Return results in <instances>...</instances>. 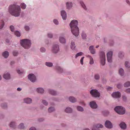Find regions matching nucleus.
Returning <instances> with one entry per match:
<instances>
[{
	"mask_svg": "<svg viewBox=\"0 0 130 130\" xmlns=\"http://www.w3.org/2000/svg\"><path fill=\"white\" fill-rule=\"evenodd\" d=\"M21 8L20 6L15 5H13L9 6V11L12 15L18 17L20 15Z\"/></svg>",
	"mask_w": 130,
	"mask_h": 130,
	"instance_id": "1",
	"label": "nucleus"
},
{
	"mask_svg": "<svg viewBox=\"0 0 130 130\" xmlns=\"http://www.w3.org/2000/svg\"><path fill=\"white\" fill-rule=\"evenodd\" d=\"M78 24V22L76 20L72 21L70 24L71 32L75 36H78L79 34V29L77 26Z\"/></svg>",
	"mask_w": 130,
	"mask_h": 130,
	"instance_id": "2",
	"label": "nucleus"
},
{
	"mask_svg": "<svg viewBox=\"0 0 130 130\" xmlns=\"http://www.w3.org/2000/svg\"><path fill=\"white\" fill-rule=\"evenodd\" d=\"M21 45L24 48L28 49L30 47V40L26 39H23L20 41Z\"/></svg>",
	"mask_w": 130,
	"mask_h": 130,
	"instance_id": "3",
	"label": "nucleus"
},
{
	"mask_svg": "<svg viewBox=\"0 0 130 130\" xmlns=\"http://www.w3.org/2000/svg\"><path fill=\"white\" fill-rule=\"evenodd\" d=\"M114 110L116 112L120 115H123L125 112V108L121 106L116 107Z\"/></svg>",
	"mask_w": 130,
	"mask_h": 130,
	"instance_id": "4",
	"label": "nucleus"
},
{
	"mask_svg": "<svg viewBox=\"0 0 130 130\" xmlns=\"http://www.w3.org/2000/svg\"><path fill=\"white\" fill-rule=\"evenodd\" d=\"M101 63L103 65H104L105 63V53L103 52H101L100 54Z\"/></svg>",
	"mask_w": 130,
	"mask_h": 130,
	"instance_id": "5",
	"label": "nucleus"
},
{
	"mask_svg": "<svg viewBox=\"0 0 130 130\" xmlns=\"http://www.w3.org/2000/svg\"><path fill=\"white\" fill-rule=\"evenodd\" d=\"M91 95L95 97H99L100 96V93L96 89L92 90L90 92Z\"/></svg>",
	"mask_w": 130,
	"mask_h": 130,
	"instance_id": "6",
	"label": "nucleus"
},
{
	"mask_svg": "<svg viewBox=\"0 0 130 130\" xmlns=\"http://www.w3.org/2000/svg\"><path fill=\"white\" fill-rule=\"evenodd\" d=\"M112 52L111 51L108 52L107 54V60L109 62L111 63L112 61Z\"/></svg>",
	"mask_w": 130,
	"mask_h": 130,
	"instance_id": "7",
	"label": "nucleus"
},
{
	"mask_svg": "<svg viewBox=\"0 0 130 130\" xmlns=\"http://www.w3.org/2000/svg\"><path fill=\"white\" fill-rule=\"evenodd\" d=\"M59 47L58 45L55 44L53 45L52 49V51L53 53H56L59 51Z\"/></svg>",
	"mask_w": 130,
	"mask_h": 130,
	"instance_id": "8",
	"label": "nucleus"
},
{
	"mask_svg": "<svg viewBox=\"0 0 130 130\" xmlns=\"http://www.w3.org/2000/svg\"><path fill=\"white\" fill-rule=\"evenodd\" d=\"M28 78L32 82H34L35 81L36 79L35 76L32 74H30L28 76Z\"/></svg>",
	"mask_w": 130,
	"mask_h": 130,
	"instance_id": "9",
	"label": "nucleus"
},
{
	"mask_svg": "<svg viewBox=\"0 0 130 130\" xmlns=\"http://www.w3.org/2000/svg\"><path fill=\"white\" fill-rule=\"evenodd\" d=\"M121 94L119 92H117L113 93L112 94V96L114 98H118L121 96Z\"/></svg>",
	"mask_w": 130,
	"mask_h": 130,
	"instance_id": "10",
	"label": "nucleus"
},
{
	"mask_svg": "<svg viewBox=\"0 0 130 130\" xmlns=\"http://www.w3.org/2000/svg\"><path fill=\"white\" fill-rule=\"evenodd\" d=\"M103 126L100 124H98L94 125L92 128V130H99V128H102Z\"/></svg>",
	"mask_w": 130,
	"mask_h": 130,
	"instance_id": "11",
	"label": "nucleus"
},
{
	"mask_svg": "<svg viewBox=\"0 0 130 130\" xmlns=\"http://www.w3.org/2000/svg\"><path fill=\"white\" fill-rule=\"evenodd\" d=\"M105 125L106 127L108 128H110L112 127V125L111 122L109 121H106L105 123Z\"/></svg>",
	"mask_w": 130,
	"mask_h": 130,
	"instance_id": "12",
	"label": "nucleus"
},
{
	"mask_svg": "<svg viewBox=\"0 0 130 130\" xmlns=\"http://www.w3.org/2000/svg\"><path fill=\"white\" fill-rule=\"evenodd\" d=\"M90 105L91 107L92 108L95 109L97 107V105L95 102L92 101L90 102Z\"/></svg>",
	"mask_w": 130,
	"mask_h": 130,
	"instance_id": "13",
	"label": "nucleus"
},
{
	"mask_svg": "<svg viewBox=\"0 0 130 130\" xmlns=\"http://www.w3.org/2000/svg\"><path fill=\"white\" fill-rule=\"evenodd\" d=\"M61 15L63 20H66L67 18V14L65 11H61Z\"/></svg>",
	"mask_w": 130,
	"mask_h": 130,
	"instance_id": "14",
	"label": "nucleus"
},
{
	"mask_svg": "<svg viewBox=\"0 0 130 130\" xmlns=\"http://www.w3.org/2000/svg\"><path fill=\"white\" fill-rule=\"evenodd\" d=\"M3 77L6 79H9L10 78V74L8 72H5L3 76Z\"/></svg>",
	"mask_w": 130,
	"mask_h": 130,
	"instance_id": "15",
	"label": "nucleus"
},
{
	"mask_svg": "<svg viewBox=\"0 0 130 130\" xmlns=\"http://www.w3.org/2000/svg\"><path fill=\"white\" fill-rule=\"evenodd\" d=\"M87 57L89 58V63L90 64H92L94 63V61L92 57L90 55H88Z\"/></svg>",
	"mask_w": 130,
	"mask_h": 130,
	"instance_id": "16",
	"label": "nucleus"
},
{
	"mask_svg": "<svg viewBox=\"0 0 130 130\" xmlns=\"http://www.w3.org/2000/svg\"><path fill=\"white\" fill-rule=\"evenodd\" d=\"M89 50L92 54H94L95 53V50L94 49L93 46H90L89 48Z\"/></svg>",
	"mask_w": 130,
	"mask_h": 130,
	"instance_id": "17",
	"label": "nucleus"
},
{
	"mask_svg": "<svg viewBox=\"0 0 130 130\" xmlns=\"http://www.w3.org/2000/svg\"><path fill=\"white\" fill-rule=\"evenodd\" d=\"M119 125L120 127L122 129H125L126 127V124L123 122L121 123Z\"/></svg>",
	"mask_w": 130,
	"mask_h": 130,
	"instance_id": "18",
	"label": "nucleus"
},
{
	"mask_svg": "<svg viewBox=\"0 0 130 130\" xmlns=\"http://www.w3.org/2000/svg\"><path fill=\"white\" fill-rule=\"evenodd\" d=\"M24 102L27 104H29L31 102V100L29 98H27L24 100Z\"/></svg>",
	"mask_w": 130,
	"mask_h": 130,
	"instance_id": "19",
	"label": "nucleus"
},
{
	"mask_svg": "<svg viewBox=\"0 0 130 130\" xmlns=\"http://www.w3.org/2000/svg\"><path fill=\"white\" fill-rule=\"evenodd\" d=\"M3 56L5 58H7L9 55V53L7 51H5L3 53Z\"/></svg>",
	"mask_w": 130,
	"mask_h": 130,
	"instance_id": "20",
	"label": "nucleus"
},
{
	"mask_svg": "<svg viewBox=\"0 0 130 130\" xmlns=\"http://www.w3.org/2000/svg\"><path fill=\"white\" fill-rule=\"evenodd\" d=\"M72 109L71 108L69 107L66 108L65 110L66 112L68 113H71L72 112Z\"/></svg>",
	"mask_w": 130,
	"mask_h": 130,
	"instance_id": "21",
	"label": "nucleus"
},
{
	"mask_svg": "<svg viewBox=\"0 0 130 130\" xmlns=\"http://www.w3.org/2000/svg\"><path fill=\"white\" fill-rule=\"evenodd\" d=\"M67 8L69 9L72 7V3L71 2H67L66 3Z\"/></svg>",
	"mask_w": 130,
	"mask_h": 130,
	"instance_id": "22",
	"label": "nucleus"
},
{
	"mask_svg": "<svg viewBox=\"0 0 130 130\" xmlns=\"http://www.w3.org/2000/svg\"><path fill=\"white\" fill-rule=\"evenodd\" d=\"M69 101L72 102L74 103L76 101V99L73 97H70L69 98Z\"/></svg>",
	"mask_w": 130,
	"mask_h": 130,
	"instance_id": "23",
	"label": "nucleus"
},
{
	"mask_svg": "<svg viewBox=\"0 0 130 130\" xmlns=\"http://www.w3.org/2000/svg\"><path fill=\"white\" fill-rule=\"evenodd\" d=\"M15 123L14 122H11L10 124V126L13 128H15Z\"/></svg>",
	"mask_w": 130,
	"mask_h": 130,
	"instance_id": "24",
	"label": "nucleus"
},
{
	"mask_svg": "<svg viewBox=\"0 0 130 130\" xmlns=\"http://www.w3.org/2000/svg\"><path fill=\"white\" fill-rule=\"evenodd\" d=\"M37 91L38 93H43L44 90L42 88H38L37 89Z\"/></svg>",
	"mask_w": 130,
	"mask_h": 130,
	"instance_id": "25",
	"label": "nucleus"
},
{
	"mask_svg": "<svg viewBox=\"0 0 130 130\" xmlns=\"http://www.w3.org/2000/svg\"><path fill=\"white\" fill-rule=\"evenodd\" d=\"M49 92L50 94L53 95H55L56 94V92L53 90H50Z\"/></svg>",
	"mask_w": 130,
	"mask_h": 130,
	"instance_id": "26",
	"label": "nucleus"
},
{
	"mask_svg": "<svg viewBox=\"0 0 130 130\" xmlns=\"http://www.w3.org/2000/svg\"><path fill=\"white\" fill-rule=\"evenodd\" d=\"M59 41L60 42L62 43H64L66 42L65 39L62 37H60L59 38Z\"/></svg>",
	"mask_w": 130,
	"mask_h": 130,
	"instance_id": "27",
	"label": "nucleus"
},
{
	"mask_svg": "<svg viewBox=\"0 0 130 130\" xmlns=\"http://www.w3.org/2000/svg\"><path fill=\"white\" fill-rule=\"evenodd\" d=\"M119 73L121 76H123L124 74L123 70L122 68L120 69L119 70Z\"/></svg>",
	"mask_w": 130,
	"mask_h": 130,
	"instance_id": "28",
	"label": "nucleus"
},
{
	"mask_svg": "<svg viewBox=\"0 0 130 130\" xmlns=\"http://www.w3.org/2000/svg\"><path fill=\"white\" fill-rule=\"evenodd\" d=\"M75 47V44L74 42H72L71 43V47L72 50L74 49Z\"/></svg>",
	"mask_w": 130,
	"mask_h": 130,
	"instance_id": "29",
	"label": "nucleus"
},
{
	"mask_svg": "<svg viewBox=\"0 0 130 130\" xmlns=\"http://www.w3.org/2000/svg\"><path fill=\"white\" fill-rule=\"evenodd\" d=\"M4 25V23L3 20L1 21L0 23V29H2Z\"/></svg>",
	"mask_w": 130,
	"mask_h": 130,
	"instance_id": "30",
	"label": "nucleus"
},
{
	"mask_svg": "<svg viewBox=\"0 0 130 130\" xmlns=\"http://www.w3.org/2000/svg\"><path fill=\"white\" fill-rule=\"evenodd\" d=\"M54 110L55 109L53 107H51L49 108L48 109V111L49 112H51L54 111Z\"/></svg>",
	"mask_w": 130,
	"mask_h": 130,
	"instance_id": "31",
	"label": "nucleus"
},
{
	"mask_svg": "<svg viewBox=\"0 0 130 130\" xmlns=\"http://www.w3.org/2000/svg\"><path fill=\"white\" fill-rule=\"evenodd\" d=\"M24 128V126L23 124V123H21L18 126V128L20 129H23Z\"/></svg>",
	"mask_w": 130,
	"mask_h": 130,
	"instance_id": "32",
	"label": "nucleus"
},
{
	"mask_svg": "<svg viewBox=\"0 0 130 130\" xmlns=\"http://www.w3.org/2000/svg\"><path fill=\"white\" fill-rule=\"evenodd\" d=\"M130 86V82H127L124 84V86L125 87H127Z\"/></svg>",
	"mask_w": 130,
	"mask_h": 130,
	"instance_id": "33",
	"label": "nucleus"
},
{
	"mask_svg": "<svg viewBox=\"0 0 130 130\" xmlns=\"http://www.w3.org/2000/svg\"><path fill=\"white\" fill-rule=\"evenodd\" d=\"M77 108L78 111H83V109L82 107L80 106H77Z\"/></svg>",
	"mask_w": 130,
	"mask_h": 130,
	"instance_id": "34",
	"label": "nucleus"
},
{
	"mask_svg": "<svg viewBox=\"0 0 130 130\" xmlns=\"http://www.w3.org/2000/svg\"><path fill=\"white\" fill-rule=\"evenodd\" d=\"M46 65L49 67H51L53 66V64L52 63L49 62H46L45 63Z\"/></svg>",
	"mask_w": 130,
	"mask_h": 130,
	"instance_id": "35",
	"label": "nucleus"
},
{
	"mask_svg": "<svg viewBox=\"0 0 130 130\" xmlns=\"http://www.w3.org/2000/svg\"><path fill=\"white\" fill-rule=\"evenodd\" d=\"M15 35L17 37H20V33L17 31H15L14 32Z\"/></svg>",
	"mask_w": 130,
	"mask_h": 130,
	"instance_id": "36",
	"label": "nucleus"
},
{
	"mask_svg": "<svg viewBox=\"0 0 130 130\" xmlns=\"http://www.w3.org/2000/svg\"><path fill=\"white\" fill-rule=\"evenodd\" d=\"M80 4H81V6H82V7L84 8V9L85 10L86 9V6H85V5L84 4V3L82 1H81L80 2Z\"/></svg>",
	"mask_w": 130,
	"mask_h": 130,
	"instance_id": "37",
	"label": "nucleus"
},
{
	"mask_svg": "<svg viewBox=\"0 0 130 130\" xmlns=\"http://www.w3.org/2000/svg\"><path fill=\"white\" fill-rule=\"evenodd\" d=\"M21 8L23 9H24L25 8L26 5L24 3H22L21 4Z\"/></svg>",
	"mask_w": 130,
	"mask_h": 130,
	"instance_id": "38",
	"label": "nucleus"
},
{
	"mask_svg": "<svg viewBox=\"0 0 130 130\" xmlns=\"http://www.w3.org/2000/svg\"><path fill=\"white\" fill-rule=\"evenodd\" d=\"M123 56V52H120L119 54V57L120 58H121Z\"/></svg>",
	"mask_w": 130,
	"mask_h": 130,
	"instance_id": "39",
	"label": "nucleus"
},
{
	"mask_svg": "<svg viewBox=\"0 0 130 130\" xmlns=\"http://www.w3.org/2000/svg\"><path fill=\"white\" fill-rule=\"evenodd\" d=\"M83 54V53L82 52H80L76 54V55L75 58H76L77 57L79 56H81Z\"/></svg>",
	"mask_w": 130,
	"mask_h": 130,
	"instance_id": "40",
	"label": "nucleus"
},
{
	"mask_svg": "<svg viewBox=\"0 0 130 130\" xmlns=\"http://www.w3.org/2000/svg\"><path fill=\"white\" fill-rule=\"evenodd\" d=\"M82 36L83 38L84 39H85L86 37V34L83 32L82 34Z\"/></svg>",
	"mask_w": 130,
	"mask_h": 130,
	"instance_id": "41",
	"label": "nucleus"
},
{
	"mask_svg": "<svg viewBox=\"0 0 130 130\" xmlns=\"http://www.w3.org/2000/svg\"><path fill=\"white\" fill-rule=\"evenodd\" d=\"M125 64L126 68H128L129 67V63L128 62L126 61L125 62Z\"/></svg>",
	"mask_w": 130,
	"mask_h": 130,
	"instance_id": "42",
	"label": "nucleus"
},
{
	"mask_svg": "<svg viewBox=\"0 0 130 130\" xmlns=\"http://www.w3.org/2000/svg\"><path fill=\"white\" fill-rule=\"evenodd\" d=\"M56 69L57 70L60 72H61L62 71V69L59 67L58 66L57 67Z\"/></svg>",
	"mask_w": 130,
	"mask_h": 130,
	"instance_id": "43",
	"label": "nucleus"
},
{
	"mask_svg": "<svg viewBox=\"0 0 130 130\" xmlns=\"http://www.w3.org/2000/svg\"><path fill=\"white\" fill-rule=\"evenodd\" d=\"M1 106L3 108H5L7 107V104L6 103L3 104H2Z\"/></svg>",
	"mask_w": 130,
	"mask_h": 130,
	"instance_id": "44",
	"label": "nucleus"
},
{
	"mask_svg": "<svg viewBox=\"0 0 130 130\" xmlns=\"http://www.w3.org/2000/svg\"><path fill=\"white\" fill-rule=\"evenodd\" d=\"M100 78V76L98 74H96L95 75V78L96 79H98Z\"/></svg>",
	"mask_w": 130,
	"mask_h": 130,
	"instance_id": "45",
	"label": "nucleus"
},
{
	"mask_svg": "<svg viewBox=\"0 0 130 130\" xmlns=\"http://www.w3.org/2000/svg\"><path fill=\"white\" fill-rule=\"evenodd\" d=\"M42 103L44 105H47L48 104V103L45 100H43L42 101Z\"/></svg>",
	"mask_w": 130,
	"mask_h": 130,
	"instance_id": "46",
	"label": "nucleus"
},
{
	"mask_svg": "<svg viewBox=\"0 0 130 130\" xmlns=\"http://www.w3.org/2000/svg\"><path fill=\"white\" fill-rule=\"evenodd\" d=\"M84 58V57H82L80 60V63L82 65H83V60Z\"/></svg>",
	"mask_w": 130,
	"mask_h": 130,
	"instance_id": "47",
	"label": "nucleus"
},
{
	"mask_svg": "<svg viewBox=\"0 0 130 130\" xmlns=\"http://www.w3.org/2000/svg\"><path fill=\"white\" fill-rule=\"evenodd\" d=\"M40 51L42 52H44L45 51V48L43 47H42L40 49Z\"/></svg>",
	"mask_w": 130,
	"mask_h": 130,
	"instance_id": "48",
	"label": "nucleus"
},
{
	"mask_svg": "<svg viewBox=\"0 0 130 130\" xmlns=\"http://www.w3.org/2000/svg\"><path fill=\"white\" fill-rule=\"evenodd\" d=\"M18 54V52L16 51H14L13 52V55L14 56H17Z\"/></svg>",
	"mask_w": 130,
	"mask_h": 130,
	"instance_id": "49",
	"label": "nucleus"
},
{
	"mask_svg": "<svg viewBox=\"0 0 130 130\" xmlns=\"http://www.w3.org/2000/svg\"><path fill=\"white\" fill-rule=\"evenodd\" d=\"M10 28L12 31H13L14 29V28L13 26H10Z\"/></svg>",
	"mask_w": 130,
	"mask_h": 130,
	"instance_id": "50",
	"label": "nucleus"
},
{
	"mask_svg": "<svg viewBox=\"0 0 130 130\" xmlns=\"http://www.w3.org/2000/svg\"><path fill=\"white\" fill-rule=\"evenodd\" d=\"M53 21L54 23L55 24H58V21L56 20H54Z\"/></svg>",
	"mask_w": 130,
	"mask_h": 130,
	"instance_id": "51",
	"label": "nucleus"
},
{
	"mask_svg": "<svg viewBox=\"0 0 130 130\" xmlns=\"http://www.w3.org/2000/svg\"><path fill=\"white\" fill-rule=\"evenodd\" d=\"M122 98L123 100L124 101H125L126 100L127 98L126 97L125 95H123L122 96Z\"/></svg>",
	"mask_w": 130,
	"mask_h": 130,
	"instance_id": "52",
	"label": "nucleus"
},
{
	"mask_svg": "<svg viewBox=\"0 0 130 130\" xmlns=\"http://www.w3.org/2000/svg\"><path fill=\"white\" fill-rule=\"evenodd\" d=\"M25 30L26 31H28L29 29V27L28 26H25Z\"/></svg>",
	"mask_w": 130,
	"mask_h": 130,
	"instance_id": "53",
	"label": "nucleus"
},
{
	"mask_svg": "<svg viewBox=\"0 0 130 130\" xmlns=\"http://www.w3.org/2000/svg\"><path fill=\"white\" fill-rule=\"evenodd\" d=\"M121 84H119L117 85V87L118 88L120 89L121 87Z\"/></svg>",
	"mask_w": 130,
	"mask_h": 130,
	"instance_id": "54",
	"label": "nucleus"
},
{
	"mask_svg": "<svg viewBox=\"0 0 130 130\" xmlns=\"http://www.w3.org/2000/svg\"><path fill=\"white\" fill-rule=\"evenodd\" d=\"M17 72L19 74H21V73H23V71H21L19 70H17Z\"/></svg>",
	"mask_w": 130,
	"mask_h": 130,
	"instance_id": "55",
	"label": "nucleus"
},
{
	"mask_svg": "<svg viewBox=\"0 0 130 130\" xmlns=\"http://www.w3.org/2000/svg\"><path fill=\"white\" fill-rule=\"evenodd\" d=\"M48 36L50 38H52L53 37V35L51 34H48Z\"/></svg>",
	"mask_w": 130,
	"mask_h": 130,
	"instance_id": "56",
	"label": "nucleus"
},
{
	"mask_svg": "<svg viewBox=\"0 0 130 130\" xmlns=\"http://www.w3.org/2000/svg\"><path fill=\"white\" fill-rule=\"evenodd\" d=\"M126 92L127 93H130V88H128L126 90Z\"/></svg>",
	"mask_w": 130,
	"mask_h": 130,
	"instance_id": "57",
	"label": "nucleus"
},
{
	"mask_svg": "<svg viewBox=\"0 0 130 130\" xmlns=\"http://www.w3.org/2000/svg\"><path fill=\"white\" fill-rule=\"evenodd\" d=\"M44 120V119L42 118L40 119H39V121H42Z\"/></svg>",
	"mask_w": 130,
	"mask_h": 130,
	"instance_id": "58",
	"label": "nucleus"
},
{
	"mask_svg": "<svg viewBox=\"0 0 130 130\" xmlns=\"http://www.w3.org/2000/svg\"><path fill=\"white\" fill-rule=\"evenodd\" d=\"M21 90V89L20 88H18L17 89V90L18 91H20Z\"/></svg>",
	"mask_w": 130,
	"mask_h": 130,
	"instance_id": "59",
	"label": "nucleus"
},
{
	"mask_svg": "<svg viewBox=\"0 0 130 130\" xmlns=\"http://www.w3.org/2000/svg\"><path fill=\"white\" fill-rule=\"evenodd\" d=\"M14 61H12L11 62L10 64L11 65H12L13 64H14Z\"/></svg>",
	"mask_w": 130,
	"mask_h": 130,
	"instance_id": "60",
	"label": "nucleus"
},
{
	"mask_svg": "<svg viewBox=\"0 0 130 130\" xmlns=\"http://www.w3.org/2000/svg\"><path fill=\"white\" fill-rule=\"evenodd\" d=\"M112 88L111 87H109L107 88V90H109L110 89H111Z\"/></svg>",
	"mask_w": 130,
	"mask_h": 130,
	"instance_id": "61",
	"label": "nucleus"
},
{
	"mask_svg": "<svg viewBox=\"0 0 130 130\" xmlns=\"http://www.w3.org/2000/svg\"><path fill=\"white\" fill-rule=\"evenodd\" d=\"M126 2L128 4H129V1L128 0H127L126 1Z\"/></svg>",
	"mask_w": 130,
	"mask_h": 130,
	"instance_id": "62",
	"label": "nucleus"
},
{
	"mask_svg": "<svg viewBox=\"0 0 130 130\" xmlns=\"http://www.w3.org/2000/svg\"><path fill=\"white\" fill-rule=\"evenodd\" d=\"M6 42L7 43H8L9 42V40H6Z\"/></svg>",
	"mask_w": 130,
	"mask_h": 130,
	"instance_id": "63",
	"label": "nucleus"
},
{
	"mask_svg": "<svg viewBox=\"0 0 130 130\" xmlns=\"http://www.w3.org/2000/svg\"><path fill=\"white\" fill-rule=\"evenodd\" d=\"M85 130H90L88 128H86L85 129Z\"/></svg>",
	"mask_w": 130,
	"mask_h": 130,
	"instance_id": "64",
	"label": "nucleus"
}]
</instances>
